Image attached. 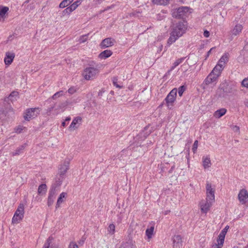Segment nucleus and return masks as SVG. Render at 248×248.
Returning a JSON list of instances; mask_svg holds the SVG:
<instances>
[{
  "label": "nucleus",
  "mask_w": 248,
  "mask_h": 248,
  "mask_svg": "<svg viewBox=\"0 0 248 248\" xmlns=\"http://www.w3.org/2000/svg\"><path fill=\"white\" fill-rule=\"evenodd\" d=\"M89 67L85 68L82 73L83 77L87 80L94 79L99 73L98 68L93 67L92 63H89Z\"/></svg>",
  "instance_id": "nucleus-1"
},
{
  "label": "nucleus",
  "mask_w": 248,
  "mask_h": 248,
  "mask_svg": "<svg viewBox=\"0 0 248 248\" xmlns=\"http://www.w3.org/2000/svg\"><path fill=\"white\" fill-rule=\"evenodd\" d=\"M187 22L185 20L173 23L172 26V31L177 33L179 36H182L187 29Z\"/></svg>",
  "instance_id": "nucleus-2"
},
{
  "label": "nucleus",
  "mask_w": 248,
  "mask_h": 248,
  "mask_svg": "<svg viewBox=\"0 0 248 248\" xmlns=\"http://www.w3.org/2000/svg\"><path fill=\"white\" fill-rule=\"evenodd\" d=\"M69 168V160H65L62 165L60 166L59 169V173L56 175L55 181L62 184L65 177V174Z\"/></svg>",
  "instance_id": "nucleus-3"
},
{
  "label": "nucleus",
  "mask_w": 248,
  "mask_h": 248,
  "mask_svg": "<svg viewBox=\"0 0 248 248\" xmlns=\"http://www.w3.org/2000/svg\"><path fill=\"white\" fill-rule=\"evenodd\" d=\"M189 8L188 7H180L178 8L174 9L172 10V16L175 18L184 19L188 15Z\"/></svg>",
  "instance_id": "nucleus-4"
},
{
  "label": "nucleus",
  "mask_w": 248,
  "mask_h": 248,
  "mask_svg": "<svg viewBox=\"0 0 248 248\" xmlns=\"http://www.w3.org/2000/svg\"><path fill=\"white\" fill-rule=\"evenodd\" d=\"M24 206L23 203H20L14 214L12 218L13 223H18L19 221L21 220L24 217Z\"/></svg>",
  "instance_id": "nucleus-5"
},
{
  "label": "nucleus",
  "mask_w": 248,
  "mask_h": 248,
  "mask_svg": "<svg viewBox=\"0 0 248 248\" xmlns=\"http://www.w3.org/2000/svg\"><path fill=\"white\" fill-rule=\"evenodd\" d=\"M39 108H31L26 110L24 118L25 120L29 121L30 120L36 117L39 114Z\"/></svg>",
  "instance_id": "nucleus-6"
},
{
  "label": "nucleus",
  "mask_w": 248,
  "mask_h": 248,
  "mask_svg": "<svg viewBox=\"0 0 248 248\" xmlns=\"http://www.w3.org/2000/svg\"><path fill=\"white\" fill-rule=\"evenodd\" d=\"M177 89L176 88H174L170 92L165 98L164 101H165L166 104L168 107L170 105H171L175 100L177 95Z\"/></svg>",
  "instance_id": "nucleus-7"
},
{
  "label": "nucleus",
  "mask_w": 248,
  "mask_h": 248,
  "mask_svg": "<svg viewBox=\"0 0 248 248\" xmlns=\"http://www.w3.org/2000/svg\"><path fill=\"white\" fill-rule=\"evenodd\" d=\"M201 212L202 213L206 214L209 211L212 203L204 200H202L200 203Z\"/></svg>",
  "instance_id": "nucleus-8"
},
{
  "label": "nucleus",
  "mask_w": 248,
  "mask_h": 248,
  "mask_svg": "<svg viewBox=\"0 0 248 248\" xmlns=\"http://www.w3.org/2000/svg\"><path fill=\"white\" fill-rule=\"evenodd\" d=\"M62 183L55 181V182L53 184L49 191L48 196L56 198L57 192L59 190V187L61 185Z\"/></svg>",
  "instance_id": "nucleus-9"
},
{
  "label": "nucleus",
  "mask_w": 248,
  "mask_h": 248,
  "mask_svg": "<svg viewBox=\"0 0 248 248\" xmlns=\"http://www.w3.org/2000/svg\"><path fill=\"white\" fill-rule=\"evenodd\" d=\"M238 198L239 202L241 203H246V202L248 201V191L245 189H241L238 194Z\"/></svg>",
  "instance_id": "nucleus-10"
},
{
  "label": "nucleus",
  "mask_w": 248,
  "mask_h": 248,
  "mask_svg": "<svg viewBox=\"0 0 248 248\" xmlns=\"http://www.w3.org/2000/svg\"><path fill=\"white\" fill-rule=\"evenodd\" d=\"M114 42V39H112L111 38H107L102 40L100 46L101 48L104 49L113 46Z\"/></svg>",
  "instance_id": "nucleus-11"
},
{
  "label": "nucleus",
  "mask_w": 248,
  "mask_h": 248,
  "mask_svg": "<svg viewBox=\"0 0 248 248\" xmlns=\"http://www.w3.org/2000/svg\"><path fill=\"white\" fill-rule=\"evenodd\" d=\"M218 77L217 76L214 75L213 73H211L207 77V78L205 79L204 81V83L206 85H208L210 84L213 83L214 84H216L217 81Z\"/></svg>",
  "instance_id": "nucleus-12"
},
{
  "label": "nucleus",
  "mask_w": 248,
  "mask_h": 248,
  "mask_svg": "<svg viewBox=\"0 0 248 248\" xmlns=\"http://www.w3.org/2000/svg\"><path fill=\"white\" fill-rule=\"evenodd\" d=\"M82 121V119L80 117H77L75 118L71 124L69 126V129L72 130H74L78 128L80 123L78 124L79 122L81 123Z\"/></svg>",
  "instance_id": "nucleus-13"
},
{
  "label": "nucleus",
  "mask_w": 248,
  "mask_h": 248,
  "mask_svg": "<svg viewBox=\"0 0 248 248\" xmlns=\"http://www.w3.org/2000/svg\"><path fill=\"white\" fill-rule=\"evenodd\" d=\"M15 57V54L14 52H7L5 54V57L4 58V62L6 65H10L12 63L13 60Z\"/></svg>",
  "instance_id": "nucleus-14"
},
{
  "label": "nucleus",
  "mask_w": 248,
  "mask_h": 248,
  "mask_svg": "<svg viewBox=\"0 0 248 248\" xmlns=\"http://www.w3.org/2000/svg\"><path fill=\"white\" fill-rule=\"evenodd\" d=\"M173 248H180L182 246V237L180 235H175L173 238Z\"/></svg>",
  "instance_id": "nucleus-15"
},
{
  "label": "nucleus",
  "mask_w": 248,
  "mask_h": 248,
  "mask_svg": "<svg viewBox=\"0 0 248 248\" xmlns=\"http://www.w3.org/2000/svg\"><path fill=\"white\" fill-rule=\"evenodd\" d=\"M53 239L52 236H49L45 242L43 248H58L55 245L52 244V240Z\"/></svg>",
  "instance_id": "nucleus-16"
},
{
  "label": "nucleus",
  "mask_w": 248,
  "mask_h": 248,
  "mask_svg": "<svg viewBox=\"0 0 248 248\" xmlns=\"http://www.w3.org/2000/svg\"><path fill=\"white\" fill-rule=\"evenodd\" d=\"M224 67H222V66H220L219 64H217L211 73L218 78L220 75L221 72L223 70Z\"/></svg>",
  "instance_id": "nucleus-17"
},
{
  "label": "nucleus",
  "mask_w": 248,
  "mask_h": 248,
  "mask_svg": "<svg viewBox=\"0 0 248 248\" xmlns=\"http://www.w3.org/2000/svg\"><path fill=\"white\" fill-rule=\"evenodd\" d=\"M180 37V36L177 34V33L172 31L170 33V35L168 39V44L169 45H171L173 43L175 42L176 40Z\"/></svg>",
  "instance_id": "nucleus-18"
},
{
  "label": "nucleus",
  "mask_w": 248,
  "mask_h": 248,
  "mask_svg": "<svg viewBox=\"0 0 248 248\" xmlns=\"http://www.w3.org/2000/svg\"><path fill=\"white\" fill-rule=\"evenodd\" d=\"M66 196H67V193H66V192H62V193L60 194V195L57 200V203H56V209L60 207V204L62 203V202H63V199H65L66 197Z\"/></svg>",
  "instance_id": "nucleus-19"
},
{
  "label": "nucleus",
  "mask_w": 248,
  "mask_h": 248,
  "mask_svg": "<svg viewBox=\"0 0 248 248\" xmlns=\"http://www.w3.org/2000/svg\"><path fill=\"white\" fill-rule=\"evenodd\" d=\"M112 54V52L110 50H105L100 53L99 55V57L100 59H105L108 58Z\"/></svg>",
  "instance_id": "nucleus-20"
},
{
  "label": "nucleus",
  "mask_w": 248,
  "mask_h": 248,
  "mask_svg": "<svg viewBox=\"0 0 248 248\" xmlns=\"http://www.w3.org/2000/svg\"><path fill=\"white\" fill-rule=\"evenodd\" d=\"M223 86L220 87V90H222V92L226 94L232 93V89L231 86H229L226 83L223 84Z\"/></svg>",
  "instance_id": "nucleus-21"
},
{
  "label": "nucleus",
  "mask_w": 248,
  "mask_h": 248,
  "mask_svg": "<svg viewBox=\"0 0 248 248\" xmlns=\"http://www.w3.org/2000/svg\"><path fill=\"white\" fill-rule=\"evenodd\" d=\"M9 8L6 6H0V20L4 19L5 17V15L7 13Z\"/></svg>",
  "instance_id": "nucleus-22"
},
{
  "label": "nucleus",
  "mask_w": 248,
  "mask_h": 248,
  "mask_svg": "<svg viewBox=\"0 0 248 248\" xmlns=\"http://www.w3.org/2000/svg\"><path fill=\"white\" fill-rule=\"evenodd\" d=\"M170 0H152L153 4L157 5L166 6L169 4Z\"/></svg>",
  "instance_id": "nucleus-23"
},
{
  "label": "nucleus",
  "mask_w": 248,
  "mask_h": 248,
  "mask_svg": "<svg viewBox=\"0 0 248 248\" xmlns=\"http://www.w3.org/2000/svg\"><path fill=\"white\" fill-rule=\"evenodd\" d=\"M226 111L227 110L224 108L218 109L215 112L214 116L216 118H219L223 116L226 113Z\"/></svg>",
  "instance_id": "nucleus-24"
},
{
  "label": "nucleus",
  "mask_w": 248,
  "mask_h": 248,
  "mask_svg": "<svg viewBox=\"0 0 248 248\" xmlns=\"http://www.w3.org/2000/svg\"><path fill=\"white\" fill-rule=\"evenodd\" d=\"M242 26L240 24H237L232 31V34L233 35H237V34H239L240 32H241V31L242 30Z\"/></svg>",
  "instance_id": "nucleus-25"
},
{
  "label": "nucleus",
  "mask_w": 248,
  "mask_h": 248,
  "mask_svg": "<svg viewBox=\"0 0 248 248\" xmlns=\"http://www.w3.org/2000/svg\"><path fill=\"white\" fill-rule=\"evenodd\" d=\"M26 145L27 144L25 143L17 148L14 152H12V154L13 156L19 155L20 154L22 153L23 151L26 147Z\"/></svg>",
  "instance_id": "nucleus-26"
},
{
  "label": "nucleus",
  "mask_w": 248,
  "mask_h": 248,
  "mask_svg": "<svg viewBox=\"0 0 248 248\" xmlns=\"http://www.w3.org/2000/svg\"><path fill=\"white\" fill-rule=\"evenodd\" d=\"M47 186L45 184L40 185L38 188V193L39 195H43L46 191Z\"/></svg>",
  "instance_id": "nucleus-27"
},
{
  "label": "nucleus",
  "mask_w": 248,
  "mask_h": 248,
  "mask_svg": "<svg viewBox=\"0 0 248 248\" xmlns=\"http://www.w3.org/2000/svg\"><path fill=\"white\" fill-rule=\"evenodd\" d=\"M74 0H63L60 4L59 7L61 8H65L69 5Z\"/></svg>",
  "instance_id": "nucleus-28"
},
{
  "label": "nucleus",
  "mask_w": 248,
  "mask_h": 248,
  "mask_svg": "<svg viewBox=\"0 0 248 248\" xmlns=\"http://www.w3.org/2000/svg\"><path fill=\"white\" fill-rule=\"evenodd\" d=\"M206 194L215 195V190L212 188L211 184L208 183L206 185Z\"/></svg>",
  "instance_id": "nucleus-29"
},
{
  "label": "nucleus",
  "mask_w": 248,
  "mask_h": 248,
  "mask_svg": "<svg viewBox=\"0 0 248 248\" xmlns=\"http://www.w3.org/2000/svg\"><path fill=\"white\" fill-rule=\"evenodd\" d=\"M211 164L210 159L209 157L206 156L205 158H203V166L204 169L208 168Z\"/></svg>",
  "instance_id": "nucleus-30"
},
{
  "label": "nucleus",
  "mask_w": 248,
  "mask_h": 248,
  "mask_svg": "<svg viewBox=\"0 0 248 248\" xmlns=\"http://www.w3.org/2000/svg\"><path fill=\"white\" fill-rule=\"evenodd\" d=\"M154 230V227L151 226L149 228H147L146 230V235L148 238L150 239L152 238Z\"/></svg>",
  "instance_id": "nucleus-31"
},
{
  "label": "nucleus",
  "mask_w": 248,
  "mask_h": 248,
  "mask_svg": "<svg viewBox=\"0 0 248 248\" xmlns=\"http://www.w3.org/2000/svg\"><path fill=\"white\" fill-rule=\"evenodd\" d=\"M185 58L186 57H182L176 60L175 62L173 63V65L171 67L170 70H173L175 67L182 63L184 61Z\"/></svg>",
  "instance_id": "nucleus-32"
},
{
  "label": "nucleus",
  "mask_w": 248,
  "mask_h": 248,
  "mask_svg": "<svg viewBox=\"0 0 248 248\" xmlns=\"http://www.w3.org/2000/svg\"><path fill=\"white\" fill-rule=\"evenodd\" d=\"M229 54L228 53H225L220 59L219 62H223V64L225 63L228 61Z\"/></svg>",
  "instance_id": "nucleus-33"
},
{
  "label": "nucleus",
  "mask_w": 248,
  "mask_h": 248,
  "mask_svg": "<svg viewBox=\"0 0 248 248\" xmlns=\"http://www.w3.org/2000/svg\"><path fill=\"white\" fill-rule=\"evenodd\" d=\"M67 105L68 102L67 101L62 102L57 106V108L55 109V110H63V109L67 106Z\"/></svg>",
  "instance_id": "nucleus-34"
},
{
  "label": "nucleus",
  "mask_w": 248,
  "mask_h": 248,
  "mask_svg": "<svg viewBox=\"0 0 248 248\" xmlns=\"http://www.w3.org/2000/svg\"><path fill=\"white\" fill-rule=\"evenodd\" d=\"M224 237L218 235V239H217V246H219V247L222 248L224 243Z\"/></svg>",
  "instance_id": "nucleus-35"
},
{
  "label": "nucleus",
  "mask_w": 248,
  "mask_h": 248,
  "mask_svg": "<svg viewBox=\"0 0 248 248\" xmlns=\"http://www.w3.org/2000/svg\"><path fill=\"white\" fill-rule=\"evenodd\" d=\"M115 225L113 224H111L109 225L108 228V231L109 232V233L113 234L115 232Z\"/></svg>",
  "instance_id": "nucleus-36"
},
{
  "label": "nucleus",
  "mask_w": 248,
  "mask_h": 248,
  "mask_svg": "<svg viewBox=\"0 0 248 248\" xmlns=\"http://www.w3.org/2000/svg\"><path fill=\"white\" fill-rule=\"evenodd\" d=\"M206 201H208L210 202V203H213V202H215V195L213 196L212 195L206 194Z\"/></svg>",
  "instance_id": "nucleus-37"
},
{
  "label": "nucleus",
  "mask_w": 248,
  "mask_h": 248,
  "mask_svg": "<svg viewBox=\"0 0 248 248\" xmlns=\"http://www.w3.org/2000/svg\"><path fill=\"white\" fill-rule=\"evenodd\" d=\"M82 0H77L71 5L73 9L75 10L78 6L80 5Z\"/></svg>",
  "instance_id": "nucleus-38"
},
{
  "label": "nucleus",
  "mask_w": 248,
  "mask_h": 248,
  "mask_svg": "<svg viewBox=\"0 0 248 248\" xmlns=\"http://www.w3.org/2000/svg\"><path fill=\"white\" fill-rule=\"evenodd\" d=\"M55 199V198H54V197H50V196L48 197L47 202V204L48 206H50L53 204Z\"/></svg>",
  "instance_id": "nucleus-39"
},
{
  "label": "nucleus",
  "mask_w": 248,
  "mask_h": 248,
  "mask_svg": "<svg viewBox=\"0 0 248 248\" xmlns=\"http://www.w3.org/2000/svg\"><path fill=\"white\" fill-rule=\"evenodd\" d=\"M63 92L62 91H59V92H58L57 93H56L52 96V98L53 99H56L57 98L62 96L63 95Z\"/></svg>",
  "instance_id": "nucleus-40"
},
{
  "label": "nucleus",
  "mask_w": 248,
  "mask_h": 248,
  "mask_svg": "<svg viewBox=\"0 0 248 248\" xmlns=\"http://www.w3.org/2000/svg\"><path fill=\"white\" fill-rule=\"evenodd\" d=\"M186 90V87L185 86L183 85L180 86L178 89V94L179 96H181L183 95V93Z\"/></svg>",
  "instance_id": "nucleus-41"
},
{
  "label": "nucleus",
  "mask_w": 248,
  "mask_h": 248,
  "mask_svg": "<svg viewBox=\"0 0 248 248\" xmlns=\"http://www.w3.org/2000/svg\"><path fill=\"white\" fill-rule=\"evenodd\" d=\"M113 83L114 86L119 88H121L122 86L117 84L118 78L116 77H114L112 79Z\"/></svg>",
  "instance_id": "nucleus-42"
},
{
  "label": "nucleus",
  "mask_w": 248,
  "mask_h": 248,
  "mask_svg": "<svg viewBox=\"0 0 248 248\" xmlns=\"http://www.w3.org/2000/svg\"><path fill=\"white\" fill-rule=\"evenodd\" d=\"M241 84L243 86L248 88V78H245L244 79L242 80Z\"/></svg>",
  "instance_id": "nucleus-43"
},
{
  "label": "nucleus",
  "mask_w": 248,
  "mask_h": 248,
  "mask_svg": "<svg viewBox=\"0 0 248 248\" xmlns=\"http://www.w3.org/2000/svg\"><path fill=\"white\" fill-rule=\"evenodd\" d=\"M6 112L3 108H0V119L6 116Z\"/></svg>",
  "instance_id": "nucleus-44"
},
{
  "label": "nucleus",
  "mask_w": 248,
  "mask_h": 248,
  "mask_svg": "<svg viewBox=\"0 0 248 248\" xmlns=\"http://www.w3.org/2000/svg\"><path fill=\"white\" fill-rule=\"evenodd\" d=\"M88 34L82 35L79 39L80 43H84L87 40V36Z\"/></svg>",
  "instance_id": "nucleus-45"
},
{
  "label": "nucleus",
  "mask_w": 248,
  "mask_h": 248,
  "mask_svg": "<svg viewBox=\"0 0 248 248\" xmlns=\"http://www.w3.org/2000/svg\"><path fill=\"white\" fill-rule=\"evenodd\" d=\"M198 140H195L193 143V147H192V150L194 153H195V151L197 150V147H198Z\"/></svg>",
  "instance_id": "nucleus-46"
},
{
  "label": "nucleus",
  "mask_w": 248,
  "mask_h": 248,
  "mask_svg": "<svg viewBox=\"0 0 248 248\" xmlns=\"http://www.w3.org/2000/svg\"><path fill=\"white\" fill-rule=\"evenodd\" d=\"M54 108H55V106H54V105H53L47 108V109L46 110V113L48 115H49L50 114V112Z\"/></svg>",
  "instance_id": "nucleus-47"
},
{
  "label": "nucleus",
  "mask_w": 248,
  "mask_h": 248,
  "mask_svg": "<svg viewBox=\"0 0 248 248\" xmlns=\"http://www.w3.org/2000/svg\"><path fill=\"white\" fill-rule=\"evenodd\" d=\"M71 120V117H67L64 121H63L62 124V126H63V127L65 126L66 125V123L67 122H68L69 121H70Z\"/></svg>",
  "instance_id": "nucleus-48"
},
{
  "label": "nucleus",
  "mask_w": 248,
  "mask_h": 248,
  "mask_svg": "<svg viewBox=\"0 0 248 248\" xmlns=\"http://www.w3.org/2000/svg\"><path fill=\"white\" fill-rule=\"evenodd\" d=\"M76 91V90L75 89L74 87H71L70 88H69L68 90V92L70 93V94H73L74 93H75Z\"/></svg>",
  "instance_id": "nucleus-49"
},
{
  "label": "nucleus",
  "mask_w": 248,
  "mask_h": 248,
  "mask_svg": "<svg viewBox=\"0 0 248 248\" xmlns=\"http://www.w3.org/2000/svg\"><path fill=\"white\" fill-rule=\"evenodd\" d=\"M66 10H67L68 13L70 14L71 12L74 11L72 6L70 5V6L67 7Z\"/></svg>",
  "instance_id": "nucleus-50"
},
{
  "label": "nucleus",
  "mask_w": 248,
  "mask_h": 248,
  "mask_svg": "<svg viewBox=\"0 0 248 248\" xmlns=\"http://www.w3.org/2000/svg\"><path fill=\"white\" fill-rule=\"evenodd\" d=\"M23 129L20 127H18L15 129V131L17 133H21Z\"/></svg>",
  "instance_id": "nucleus-51"
},
{
  "label": "nucleus",
  "mask_w": 248,
  "mask_h": 248,
  "mask_svg": "<svg viewBox=\"0 0 248 248\" xmlns=\"http://www.w3.org/2000/svg\"><path fill=\"white\" fill-rule=\"evenodd\" d=\"M203 35L205 37H208L210 35V32L207 30H205L203 32Z\"/></svg>",
  "instance_id": "nucleus-52"
},
{
  "label": "nucleus",
  "mask_w": 248,
  "mask_h": 248,
  "mask_svg": "<svg viewBox=\"0 0 248 248\" xmlns=\"http://www.w3.org/2000/svg\"><path fill=\"white\" fill-rule=\"evenodd\" d=\"M226 233H227L225 232V230L224 231L222 230L221 231V232H220L219 235L225 238Z\"/></svg>",
  "instance_id": "nucleus-53"
},
{
  "label": "nucleus",
  "mask_w": 248,
  "mask_h": 248,
  "mask_svg": "<svg viewBox=\"0 0 248 248\" xmlns=\"http://www.w3.org/2000/svg\"><path fill=\"white\" fill-rule=\"evenodd\" d=\"M215 48V47H213L212 48H211L207 53V54H206V58H205V59H206L209 56V55L210 54V53H211L212 51Z\"/></svg>",
  "instance_id": "nucleus-54"
},
{
  "label": "nucleus",
  "mask_w": 248,
  "mask_h": 248,
  "mask_svg": "<svg viewBox=\"0 0 248 248\" xmlns=\"http://www.w3.org/2000/svg\"><path fill=\"white\" fill-rule=\"evenodd\" d=\"M18 94V93L16 92H12L10 95H9V97H13V96H17Z\"/></svg>",
  "instance_id": "nucleus-55"
},
{
  "label": "nucleus",
  "mask_w": 248,
  "mask_h": 248,
  "mask_svg": "<svg viewBox=\"0 0 248 248\" xmlns=\"http://www.w3.org/2000/svg\"><path fill=\"white\" fill-rule=\"evenodd\" d=\"M105 92V90L102 89L101 90L99 91V92L98 93V95L100 97L102 96L103 95V93Z\"/></svg>",
  "instance_id": "nucleus-56"
},
{
  "label": "nucleus",
  "mask_w": 248,
  "mask_h": 248,
  "mask_svg": "<svg viewBox=\"0 0 248 248\" xmlns=\"http://www.w3.org/2000/svg\"><path fill=\"white\" fill-rule=\"evenodd\" d=\"M66 15H69V14L67 12V10H66V9H65L64 10H63L62 12V16H65Z\"/></svg>",
  "instance_id": "nucleus-57"
},
{
  "label": "nucleus",
  "mask_w": 248,
  "mask_h": 248,
  "mask_svg": "<svg viewBox=\"0 0 248 248\" xmlns=\"http://www.w3.org/2000/svg\"><path fill=\"white\" fill-rule=\"evenodd\" d=\"M86 239V238L84 237L83 236L82 237V239L79 241V244L80 245H82L84 242V241Z\"/></svg>",
  "instance_id": "nucleus-58"
},
{
  "label": "nucleus",
  "mask_w": 248,
  "mask_h": 248,
  "mask_svg": "<svg viewBox=\"0 0 248 248\" xmlns=\"http://www.w3.org/2000/svg\"><path fill=\"white\" fill-rule=\"evenodd\" d=\"M72 244L73 245V248H78V247L77 245V244L76 243H71V244L70 245V247L71 246Z\"/></svg>",
  "instance_id": "nucleus-59"
},
{
  "label": "nucleus",
  "mask_w": 248,
  "mask_h": 248,
  "mask_svg": "<svg viewBox=\"0 0 248 248\" xmlns=\"http://www.w3.org/2000/svg\"><path fill=\"white\" fill-rule=\"evenodd\" d=\"M233 130L235 132H237V131H239V127L235 125L233 127Z\"/></svg>",
  "instance_id": "nucleus-60"
},
{
  "label": "nucleus",
  "mask_w": 248,
  "mask_h": 248,
  "mask_svg": "<svg viewBox=\"0 0 248 248\" xmlns=\"http://www.w3.org/2000/svg\"><path fill=\"white\" fill-rule=\"evenodd\" d=\"M245 105L248 108V99H246L245 100L244 102Z\"/></svg>",
  "instance_id": "nucleus-61"
},
{
  "label": "nucleus",
  "mask_w": 248,
  "mask_h": 248,
  "mask_svg": "<svg viewBox=\"0 0 248 248\" xmlns=\"http://www.w3.org/2000/svg\"><path fill=\"white\" fill-rule=\"evenodd\" d=\"M212 248H221V247H219V246H217V244H215L212 246Z\"/></svg>",
  "instance_id": "nucleus-62"
},
{
  "label": "nucleus",
  "mask_w": 248,
  "mask_h": 248,
  "mask_svg": "<svg viewBox=\"0 0 248 248\" xmlns=\"http://www.w3.org/2000/svg\"><path fill=\"white\" fill-rule=\"evenodd\" d=\"M229 228V226H226L222 230L223 231H225V232L227 233V231L228 230V229Z\"/></svg>",
  "instance_id": "nucleus-63"
},
{
  "label": "nucleus",
  "mask_w": 248,
  "mask_h": 248,
  "mask_svg": "<svg viewBox=\"0 0 248 248\" xmlns=\"http://www.w3.org/2000/svg\"><path fill=\"white\" fill-rule=\"evenodd\" d=\"M174 168V165H173V166L171 167V169L169 171V172L171 173L173 171Z\"/></svg>",
  "instance_id": "nucleus-64"
}]
</instances>
